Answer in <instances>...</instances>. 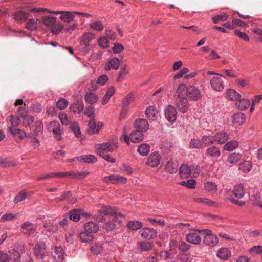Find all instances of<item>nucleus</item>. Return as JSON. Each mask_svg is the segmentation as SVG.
Here are the masks:
<instances>
[{
	"mask_svg": "<svg viewBox=\"0 0 262 262\" xmlns=\"http://www.w3.org/2000/svg\"><path fill=\"white\" fill-rule=\"evenodd\" d=\"M98 213L99 214H95L93 216L94 219L97 222L105 220L104 216L106 215L112 217L113 221L121 223L124 217L122 214L114 210L111 206L104 205L98 210Z\"/></svg>",
	"mask_w": 262,
	"mask_h": 262,
	"instance_id": "1",
	"label": "nucleus"
},
{
	"mask_svg": "<svg viewBox=\"0 0 262 262\" xmlns=\"http://www.w3.org/2000/svg\"><path fill=\"white\" fill-rule=\"evenodd\" d=\"M199 232H202L204 234V242L205 244L209 246H214L218 243V238L217 236L212 233V232L209 229H202L199 230Z\"/></svg>",
	"mask_w": 262,
	"mask_h": 262,
	"instance_id": "2",
	"label": "nucleus"
},
{
	"mask_svg": "<svg viewBox=\"0 0 262 262\" xmlns=\"http://www.w3.org/2000/svg\"><path fill=\"white\" fill-rule=\"evenodd\" d=\"M94 38V35L91 33H85L80 38L81 45L83 46V51L88 52L91 49L90 42Z\"/></svg>",
	"mask_w": 262,
	"mask_h": 262,
	"instance_id": "3",
	"label": "nucleus"
},
{
	"mask_svg": "<svg viewBox=\"0 0 262 262\" xmlns=\"http://www.w3.org/2000/svg\"><path fill=\"white\" fill-rule=\"evenodd\" d=\"M46 249V245L43 241H37L35 246L33 248L34 255L38 259L43 257Z\"/></svg>",
	"mask_w": 262,
	"mask_h": 262,
	"instance_id": "4",
	"label": "nucleus"
},
{
	"mask_svg": "<svg viewBox=\"0 0 262 262\" xmlns=\"http://www.w3.org/2000/svg\"><path fill=\"white\" fill-rule=\"evenodd\" d=\"M223 79H225V77L223 75L213 77L210 81L212 88L215 91H222L224 88Z\"/></svg>",
	"mask_w": 262,
	"mask_h": 262,
	"instance_id": "5",
	"label": "nucleus"
},
{
	"mask_svg": "<svg viewBox=\"0 0 262 262\" xmlns=\"http://www.w3.org/2000/svg\"><path fill=\"white\" fill-rule=\"evenodd\" d=\"M103 124L101 122H96L95 119H90L88 133L90 135L98 134L101 130Z\"/></svg>",
	"mask_w": 262,
	"mask_h": 262,
	"instance_id": "6",
	"label": "nucleus"
},
{
	"mask_svg": "<svg viewBox=\"0 0 262 262\" xmlns=\"http://www.w3.org/2000/svg\"><path fill=\"white\" fill-rule=\"evenodd\" d=\"M103 180L106 183H111L112 184L122 183L124 184L126 182V178L118 174H112L104 177Z\"/></svg>",
	"mask_w": 262,
	"mask_h": 262,
	"instance_id": "7",
	"label": "nucleus"
},
{
	"mask_svg": "<svg viewBox=\"0 0 262 262\" xmlns=\"http://www.w3.org/2000/svg\"><path fill=\"white\" fill-rule=\"evenodd\" d=\"M199 230H193V232L189 233L186 236V239L188 243L194 245H198L201 241V237L199 233L202 232H199Z\"/></svg>",
	"mask_w": 262,
	"mask_h": 262,
	"instance_id": "8",
	"label": "nucleus"
},
{
	"mask_svg": "<svg viewBox=\"0 0 262 262\" xmlns=\"http://www.w3.org/2000/svg\"><path fill=\"white\" fill-rule=\"evenodd\" d=\"M164 112L165 117L169 122H173L176 121L177 112L176 108L173 106L171 105L167 106L165 109Z\"/></svg>",
	"mask_w": 262,
	"mask_h": 262,
	"instance_id": "9",
	"label": "nucleus"
},
{
	"mask_svg": "<svg viewBox=\"0 0 262 262\" xmlns=\"http://www.w3.org/2000/svg\"><path fill=\"white\" fill-rule=\"evenodd\" d=\"M115 147V145H112L108 143H104L98 145L96 148V152L98 155H101L107 152H113Z\"/></svg>",
	"mask_w": 262,
	"mask_h": 262,
	"instance_id": "10",
	"label": "nucleus"
},
{
	"mask_svg": "<svg viewBox=\"0 0 262 262\" xmlns=\"http://www.w3.org/2000/svg\"><path fill=\"white\" fill-rule=\"evenodd\" d=\"M187 97L190 100L196 101L201 97V92L198 88L190 86L188 88Z\"/></svg>",
	"mask_w": 262,
	"mask_h": 262,
	"instance_id": "11",
	"label": "nucleus"
},
{
	"mask_svg": "<svg viewBox=\"0 0 262 262\" xmlns=\"http://www.w3.org/2000/svg\"><path fill=\"white\" fill-rule=\"evenodd\" d=\"M122 58L119 59L118 58H113L105 64L104 70L109 71L111 69L117 70L118 69Z\"/></svg>",
	"mask_w": 262,
	"mask_h": 262,
	"instance_id": "12",
	"label": "nucleus"
},
{
	"mask_svg": "<svg viewBox=\"0 0 262 262\" xmlns=\"http://www.w3.org/2000/svg\"><path fill=\"white\" fill-rule=\"evenodd\" d=\"M160 158L159 154L155 152L149 156L146 163L151 167H157L160 163Z\"/></svg>",
	"mask_w": 262,
	"mask_h": 262,
	"instance_id": "13",
	"label": "nucleus"
},
{
	"mask_svg": "<svg viewBox=\"0 0 262 262\" xmlns=\"http://www.w3.org/2000/svg\"><path fill=\"white\" fill-rule=\"evenodd\" d=\"M135 128L141 132H144L148 129V123L146 119H139L134 123Z\"/></svg>",
	"mask_w": 262,
	"mask_h": 262,
	"instance_id": "14",
	"label": "nucleus"
},
{
	"mask_svg": "<svg viewBox=\"0 0 262 262\" xmlns=\"http://www.w3.org/2000/svg\"><path fill=\"white\" fill-rule=\"evenodd\" d=\"M245 116L243 113L237 112L232 116L233 125L237 127L241 125L245 122Z\"/></svg>",
	"mask_w": 262,
	"mask_h": 262,
	"instance_id": "15",
	"label": "nucleus"
},
{
	"mask_svg": "<svg viewBox=\"0 0 262 262\" xmlns=\"http://www.w3.org/2000/svg\"><path fill=\"white\" fill-rule=\"evenodd\" d=\"M176 106L179 112L182 113L186 112L189 108L188 102L187 98H177Z\"/></svg>",
	"mask_w": 262,
	"mask_h": 262,
	"instance_id": "16",
	"label": "nucleus"
},
{
	"mask_svg": "<svg viewBox=\"0 0 262 262\" xmlns=\"http://www.w3.org/2000/svg\"><path fill=\"white\" fill-rule=\"evenodd\" d=\"M21 229L24 233L29 236L33 234L36 231V228L34 227L33 224L28 221L24 222L21 226Z\"/></svg>",
	"mask_w": 262,
	"mask_h": 262,
	"instance_id": "17",
	"label": "nucleus"
},
{
	"mask_svg": "<svg viewBox=\"0 0 262 262\" xmlns=\"http://www.w3.org/2000/svg\"><path fill=\"white\" fill-rule=\"evenodd\" d=\"M43 130V124L41 121L38 120L30 127L31 134L32 136H37Z\"/></svg>",
	"mask_w": 262,
	"mask_h": 262,
	"instance_id": "18",
	"label": "nucleus"
},
{
	"mask_svg": "<svg viewBox=\"0 0 262 262\" xmlns=\"http://www.w3.org/2000/svg\"><path fill=\"white\" fill-rule=\"evenodd\" d=\"M141 232V236L147 239H153L157 236V234L155 230L149 228H143Z\"/></svg>",
	"mask_w": 262,
	"mask_h": 262,
	"instance_id": "19",
	"label": "nucleus"
},
{
	"mask_svg": "<svg viewBox=\"0 0 262 262\" xmlns=\"http://www.w3.org/2000/svg\"><path fill=\"white\" fill-rule=\"evenodd\" d=\"M130 140L134 143H138L143 140L142 132L138 130H133L129 135Z\"/></svg>",
	"mask_w": 262,
	"mask_h": 262,
	"instance_id": "20",
	"label": "nucleus"
},
{
	"mask_svg": "<svg viewBox=\"0 0 262 262\" xmlns=\"http://www.w3.org/2000/svg\"><path fill=\"white\" fill-rule=\"evenodd\" d=\"M84 230L89 233H95L99 230L98 224L93 222H89L84 225Z\"/></svg>",
	"mask_w": 262,
	"mask_h": 262,
	"instance_id": "21",
	"label": "nucleus"
},
{
	"mask_svg": "<svg viewBox=\"0 0 262 262\" xmlns=\"http://www.w3.org/2000/svg\"><path fill=\"white\" fill-rule=\"evenodd\" d=\"M46 127L49 132H52L53 134L59 133V132L62 131L60 124L58 121H53L50 122L48 124Z\"/></svg>",
	"mask_w": 262,
	"mask_h": 262,
	"instance_id": "22",
	"label": "nucleus"
},
{
	"mask_svg": "<svg viewBox=\"0 0 262 262\" xmlns=\"http://www.w3.org/2000/svg\"><path fill=\"white\" fill-rule=\"evenodd\" d=\"M250 101L249 99L241 98L237 100L235 103V106L236 108L241 110H244L248 108L250 106Z\"/></svg>",
	"mask_w": 262,
	"mask_h": 262,
	"instance_id": "23",
	"label": "nucleus"
},
{
	"mask_svg": "<svg viewBox=\"0 0 262 262\" xmlns=\"http://www.w3.org/2000/svg\"><path fill=\"white\" fill-rule=\"evenodd\" d=\"M178 166V163L176 161L168 160L166 164V170L171 174L174 173L177 171Z\"/></svg>",
	"mask_w": 262,
	"mask_h": 262,
	"instance_id": "24",
	"label": "nucleus"
},
{
	"mask_svg": "<svg viewBox=\"0 0 262 262\" xmlns=\"http://www.w3.org/2000/svg\"><path fill=\"white\" fill-rule=\"evenodd\" d=\"M233 194L234 196L238 198L241 199L243 198L246 194V189L241 184H238L235 186L233 190Z\"/></svg>",
	"mask_w": 262,
	"mask_h": 262,
	"instance_id": "25",
	"label": "nucleus"
},
{
	"mask_svg": "<svg viewBox=\"0 0 262 262\" xmlns=\"http://www.w3.org/2000/svg\"><path fill=\"white\" fill-rule=\"evenodd\" d=\"M188 88L185 84H181L179 85L177 89V94L178 98H186V96H187V90Z\"/></svg>",
	"mask_w": 262,
	"mask_h": 262,
	"instance_id": "26",
	"label": "nucleus"
},
{
	"mask_svg": "<svg viewBox=\"0 0 262 262\" xmlns=\"http://www.w3.org/2000/svg\"><path fill=\"white\" fill-rule=\"evenodd\" d=\"M84 108V104L82 101H76L71 106L70 110L75 114H80Z\"/></svg>",
	"mask_w": 262,
	"mask_h": 262,
	"instance_id": "27",
	"label": "nucleus"
},
{
	"mask_svg": "<svg viewBox=\"0 0 262 262\" xmlns=\"http://www.w3.org/2000/svg\"><path fill=\"white\" fill-rule=\"evenodd\" d=\"M145 114L149 120H154L158 117V110L154 106H150L146 109Z\"/></svg>",
	"mask_w": 262,
	"mask_h": 262,
	"instance_id": "28",
	"label": "nucleus"
},
{
	"mask_svg": "<svg viewBox=\"0 0 262 262\" xmlns=\"http://www.w3.org/2000/svg\"><path fill=\"white\" fill-rule=\"evenodd\" d=\"M82 213V210L78 209H73L69 211V219L74 222L78 221L80 219V215Z\"/></svg>",
	"mask_w": 262,
	"mask_h": 262,
	"instance_id": "29",
	"label": "nucleus"
},
{
	"mask_svg": "<svg viewBox=\"0 0 262 262\" xmlns=\"http://www.w3.org/2000/svg\"><path fill=\"white\" fill-rule=\"evenodd\" d=\"M9 130L14 136H18L21 139H24L26 137H28L25 132L21 129L16 128L14 126L9 127Z\"/></svg>",
	"mask_w": 262,
	"mask_h": 262,
	"instance_id": "30",
	"label": "nucleus"
},
{
	"mask_svg": "<svg viewBox=\"0 0 262 262\" xmlns=\"http://www.w3.org/2000/svg\"><path fill=\"white\" fill-rule=\"evenodd\" d=\"M191 173L190 167L187 165L183 164L180 168V175L181 177L186 178L189 177Z\"/></svg>",
	"mask_w": 262,
	"mask_h": 262,
	"instance_id": "31",
	"label": "nucleus"
},
{
	"mask_svg": "<svg viewBox=\"0 0 262 262\" xmlns=\"http://www.w3.org/2000/svg\"><path fill=\"white\" fill-rule=\"evenodd\" d=\"M76 158L79 161H83L88 163H94L97 161L96 157L93 155H82Z\"/></svg>",
	"mask_w": 262,
	"mask_h": 262,
	"instance_id": "32",
	"label": "nucleus"
},
{
	"mask_svg": "<svg viewBox=\"0 0 262 262\" xmlns=\"http://www.w3.org/2000/svg\"><path fill=\"white\" fill-rule=\"evenodd\" d=\"M74 12H63L62 15L60 16V18L64 22H71L73 20L75 17L76 13Z\"/></svg>",
	"mask_w": 262,
	"mask_h": 262,
	"instance_id": "33",
	"label": "nucleus"
},
{
	"mask_svg": "<svg viewBox=\"0 0 262 262\" xmlns=\"http://www.w3.org/2000/svg\"><path fill=\"white\" fill-rule=\"evenodd\" d=\"M64 252L62 248L56 247L54 251V257L55 260L59 261L64 259Z\"/></svg>",
	"mask_w": 262,
	"mask_h": 262,
	"instance_id": "34",
	"label": "nucleus"
},
{
	"mask_svg": "<svg viewBox=\"0 0 262 262\" xmlns=\"http://www.w3.org/2000/svg\"><path fill=\"white\" fill-rule=\"evenodd\" d=\"M252 167V165L249 161H244L239 164V169L244 172H249Z\"/></svg>",
	"mask_w": 262,
	"mask_h": 262,
	"instance_id": "35",
	"label": "nucleus"
},
{
	"mask_svg": "<svg viewBox=\"0 0 262 262\" xmlns=\"http://www.w3.org/2000/svg\"><path fill=\"white\" fill-rule=\"evenodd\" d=\"M84 98L85 101L91 104L95 103L98 99L97 96L92 92L86 93L85 95Z\"/></svg>",
	"mask_w": 262,
	"mask_h": 262,
	"instance_id": "36",
	"label": "nucleus"
},
{
	"mask_svg": "<svg viewBox=\"0 0 262 262\" xmlns=\"http://www.w3.org/2000/svg\"><path fill=\"white\" fill-rule=\"evenodd\" d=\"M44 228L48 232L54 233L58 231V227L56 224H54L50 222L46 221L43 224Z\"/></svg>",
	"mask_w": 262,
	"mask_h": 262,
	"instance_id": "37",
	"label": "nucleus"
},
{
	"mask_svg": "<svg viewBox=\"0 0 262 262\" xmlns=\"http://www.w3.org/2000/svg\"><path fill=\"white\" fill-rule=\"evenodd\" d=\"M206 155L213 158L218 157L220 155V150L217 147H211L206 150Z\"/></svg>",
	"mask_w": 262,
	"mask_h": 262,
	"instance_id": "38",
	"label": "nucleus"
},
{
	"mask_svg": "<svg viewBox=\"0 0 262 262\" xmlns=\"http://www.w3.org/2000/svg\"><path fill=\"white\" fill-rule=\"evenodd\" d=\"M38 19L36 20L34 18L29 19L26 25V28L31 31L37 30L38 28Z\"/></svg>",
	"mask_w": 262,
	"mask_h": 262,
	"instance_id": "39",
	"label": "nucleus"
},
{
	"mask_svg": "<svg viewBox=\"0 0 262 262\" xmlns=\"http://www.w3.org/2000/svg\"><path fill=\"white\" fill-rule=\"evenodd\" d=\"M29 17V14L23 11L16 12L14 14V19L17 21H24Z\"/></svg>",
	"mask_w": 262,
	"mask_h": 262,
	"instance_id": "40",
	"label": "nucleus"
},
{
	"mask_svg": "<svg viewBox=\"0 0 262 262\" xmlns=\"http://www.w3.org/2000/svg\"><path fill=\"white\" fill-rule=\"evenodd\" d=\"M202 141L205 145H210L215 141V136L210 135H204L202 138Z\"/></svg>",
	"mask_w": 262,
	"mask_h": 262,
	"instance_id": "41",
	"label": "nucleus"
},
{
	"mask_svg": "<svg viewBox=\"0 0 262 262\" xmlns=\"http://www.w3.org/2000/svg\"><path fill=\"white\" fill-rule=\"evenodd\" d=\"M228 138V135L225 133H219L215 136V141L220 144L225 143Z\"/></svg>",
	"mask_w": 262,
	"mask_h": 262,
	"instance_id": "42",
	"label": "nucleus"
},
{
	"mask_svg": "<svg viewBox=\"0 0 262 262\" xmlns=\"http://www.w3.org/2000/svg\"><path fill=\"white\" fill-rule=\"evenodd\" d=\"M149 151L150 146L146 143L141 144L138 148V152L142 156L147 155Z\"/></svg>",
	"mask_w": 262,
	"mask_h": 262,
	"instance_id": "43",
	"label": "nucleus"
},
{
	"mask_svg": "<svg viewBox=\"0 0 262 262\" xmlns=\"http://www.w3.org/2000/svg\"><path fill=\"white\" fill-rule=\"evenodd\" d=\"M128 228L132 230H137L139 229H140L142 226L143 224L142 222H139V221H130L127 223V225Z\"/></svg>",
	"mask_w": 262,
	"mask_h": 262,
	"instance_id": "44",
	"label": "nucleus"
},
{
	"mask_svg": "<svg viewBox=\"0 0 262 262\" xmlns=\"http://www.w3.org/2000/svg\"><path fill=\"white\" fill-rule=\"evenodd\" d=\"M128 73L127 70V66L124 65L121 69L119 72V74L118 77L117 78V81L118 82H120L122 81L124 78L127 75Z\"/></svg>",
	"mask_w": 262,
	"mask_h": 262,
	"instance_id": "45",
	"label": "nucleus"
},
{
	"mask_svg": "<svg viewBox=\"0 0 262 262\" xmlns=\"http://www.w3.org/2000/svg\"><path fill=\"white\" fill-rule=\"evenodd\" d=\"M10 255H9L10 257V261L12 260L14 262H19L20 260V254L19 253L14 249L10 251Z\"/></svg>",
	"mask_w": 262,
	"mask_h": 262,
	"instance_id": "46",
	"label": "nucleus"
},
{
	"mask_svg": "<svg viewBox=\"0 0 262 262\" xmlns=\"http://www.w3.org/2000/svg\"><path fill=\"white\" fill-rule=\"evenodd\" d=\"M154 246V244L152 242H142L140 243V247L142 251H150L152 249Z\"/></svg>",
	"mask_w": 262,
	"mask_h": 262,
	"instance_id": "47",
	"label": "nucleus"
},
{
	"mask_svg": "<svg viewBox=\"0 0 262 262\" xmlns=\"http://www.w3.org/2000/svg\"><path fill=\"white\" fill-rule=\"evenodd\" d=\"M20 117L23 119V125L24 126H30V124L34 121L33 117L30 115H21Z\"/></svg>",
	"mask_w": 262,
	"mask_h": 262,
	"instance_id": "48",
	"label": "nucleus"
},
{
	"mask_svg": "<svg viewBox=\"0 0 262 262\" xmlns=\"http://www.w3.org/2000/svg\"><path fill=\"white\" fill-rule=\"evenodd\" d=\"M114 93L115 89L113 87L110 88L102 99V104H106L108 102L110 97L114 94Z\"/></svg>",
	"mask_w": 262,
	"mask_h": 262,
	"instance_id": "49",
	"label": "nucleus"
},
{
	"mask_svg": "<svg viewBox=\"0 0 262 262\" xmlns=\"http://www.w3.org/2000/svg\"><path fill=\"white\" fill-rule=\"evenodd\" d=\"M134 95L132 93L128 94L122 101V106L123 108H127L126 107L134 100Z\"/></svg>",
	"mask_w": 262,
	"mask_h": 262,
	"instance_id": "50",
	"label": "nucleus"
},
{
	"mask_svg": "<svg viewBox=\"0 0 262 262\" xmlns=\"http://www.w3.org/2000/svg\"><path fill=\"white\" fill-rule=\"evenodd\" d=\"M229 252L227 248H220L218 250L217 256L218 257L223 259H227L228 258Z\"/></svg>",
	"mask_w": 262,
	"mask_h": 262,
	"instance_id": "51",
	"label": "nucleus"
},
{
	"mask_svg": "<svg viewBox=\"0 0 262 262\" xmlns=\"http://www.w3.org/2000/svg\"><path fill=\"white\" fill-rule=\"evenodd\" d=\"M43 24L47 26H53L56 22V18L52 16H45L42 18Z\"/></svg>",
	"mask_w": 262,
	"mask_h": 262,
	"instance_id": "52",
	"label": "nucleus"
},
{
	"mask_svg": "<svg viewBox=\"0 0 262 262\" xmlns=\"http://www.w3.org/2000/svg\"><path fill=\"white\" fill-rule=\"evenodd\" d=\"M206 190L210 192H215L217 191L216 185L211 182H208L205 184Z\"/></svg>",
	"mask_w": 262,
	"mask_h": 262,
	"instance_id": "53",
	"label": "nucleus"
},
{
	"mask_svg": "<svg viewBox=\"0 0 262 262\" xmlns=\"http://www.w3.org/2000/svg\"><path fill=\"white\" fill-rule=\"evenodd\" d=\"M89 26L91 29L98 31H101L103 30V26L99 21H94L90 24Z\"/></svg>",
	"mask_w": 262,
	"mask_h": 262,
	"instance_id": "54",
	"label": "nucleus"
},
{
	"mask_svg": "<svg viewBox=\"0 0 262 262\" xmlns=\"http://www.w3.org/2000/svg\"><path fill=\"white\" fill-rule=\"evenodd\" d=\"M249 252L250 254H262V246H255L249 249Z\"/></svg>",
	"mask_w": 262,
	"mask_h": 262,
	"instance_id": "55",
	"label": "nucleus"
},
{
	"mask_svg": "<svg viewBox=\"0 0 262 262\" xmlns=\"http://www.w3.org/2000/svg\"><path fill=\"white\" fill-rule=\"evenodd\" d=\"M102 250V247L100 243H95L91 247V251L96 255L100 254Z\"/></svg>",
	"mask_w": 262,
	"mask_h": 262,
	"instance_id": "56",
	"label": "nucleus"
},
{
	"mask_svg": "<svg viewBox=\"0 0 262 262\" xmlns=\"http://www.w3.org/2000/svg\"><path fill=\"white\" fill-rule=\"evenodd\" d=\"M84 114L90 118L93 119L95 118L94 108L92 106L86 107L84 110Z\"/></svg>",
	"mask_w": 262,
	"mask_h": 262,
	"instance_id": "57",
	"label": "nucleus"
},
{
	"mask_svg": "<svg viewBox=\"0 0 262 262\" xmlns=\"http://www.w3.org/2000/svg\"><path fill=\"white\" fill-rule=\"evenodd\" d=\"M88 233L85 231V232H81L79 234V238L83 242L89 243L92 241L93 237L89 235Z\"/></svg>",
	"mask_w": 262,
	"mask_h": 262,
	"instance_id": "58",
	"label": "nucleus"
},
{
	"mask_svg": "<svg viewBox=\"0 0 262 262\" xmlns=\"http://www.w3.org/2000/svg\"><path fill=\"white\" fill-rule=\"evenodd\" d=\"M189 146L193 148H202L203 147V144L200 140L193 139L191 140Z\"/></svg>",
	"mask_w": 262,
	"mask_h": 262,
	"instance_id": "59",
	"label": "nucleus"
},
{
	"mask_svg": "<svg viewBox=\"0 0 262 262\" xmlns=\"http://www.w3.org/2000/svg\"><path fill=\"white\" fill-rule=\"evenodd\" d=\"M27 193L25 191L20 192L14 198V202L16 204L24 200L27 198Z\"/></svg>",
	"mask_w": 262,
	"mask_h": 262,
	"instance_id": "60",
	"label": "nucleus"
},
{
	"mask_svg": "<svg viewBox=\"0 0 262 262\" xmlns=\"http://www.w3.org/2000/svg\"><path fill=\"white\" fill-rule=\"evenodd\" d=\"M70 128L72 131L74 132L75 136L77 137H79L81 135L80 128L78 124L76 122H74L70 125Z\"/></svg>",
	"mask_w": 262,
	"mask_h": 262,
	"instance_id": "61",
	"label": "nucleus"
},
{
	"mask_svg": "<svg viewBox=\"0 0 262 262\" xmlns=\"http://www.w3.org/2000/svg\"><path fill=\"white\" fill-rule=\"evenodd\" d=\"M241 97V94L234 89H230V100L236 102Z\"/></svg>",
	"mask_w": 262,
	"mask_h": 262,
	"instance_id": "62",
	"label": "nucleus"
},
{
	"mask_svg": "<svg viewBox=\"0 0 262 262\" xmlns=\"http://www.w3.org/2000/svg\"><path fill=\"white\" fill-rule=\"evenodd\" d=\"M160 256L164 259H173L174 258V254L172 251H162L160 253Z\"/></svg>",
	"mask_w": 262,
	"mask_h": 262,
	"instance_id": "63",
	"label": "nucleus"
},
{
	"mask_svg": "<svg viewBox=\"0 0 262 262\" xmlns=\"http://www.w3.org/2000/svg\"><path fill=\"white\" fill-rule=\"evenodd\" d=\"M116 228V225L112 222H107L103 225V229L107 232L113 231Z\"/></svg>",
	"mask_w": 262,
	"mask_h": 262,
	"instance_id": "64",
	"label": "nucleus"
}]
</instances>
